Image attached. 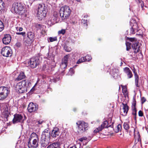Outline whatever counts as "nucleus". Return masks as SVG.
<instances>
[{
	"label": "nucleus",
	"instance_id": "b1692460",
	"mask_svg": "<svg viewBox=\"0 0 148 148\" xmlns=\"http://www.w3.org/2000/svg\"><path fill=\"white\" fill-rule=\"evenodd\" d=\"M58 143H54L48 146L47 148H58Z\"/></svg>",
	"mask_w": 148,
	"mask_h": 148
},
{
	"label": "nucleus",
	"instance_id": "052dcab7",
	"mask_svg": "<svg viewBox=\"0 0 148 148\" xmlns=\"http://www.w3.org/2000/svg\"><path fill=\"white\" fill-rule=\"evenodd\" d=\"M85 148H90L89 147H86Z\"/></svg>",
	"mask_w": 148,
	"mask_h": 148
},
{
	"label": "nucleus",
	"instance_id": "7c9ffc66",
	"mask_svg": "<svg viewBox=\"0 0 148 148\" xmlns=\"http://www.w3.org/2000/svg\"><path fill=\"white\" fill-rule=\"evenodd\" d=\"M84 62H86L85 58L84 57H82L79 59V60L77 62V64H79Z\"/></svg>",
	"mask_w": 148,
	"mask_h": 148
},
{
	"label": "nucleus",
	"instance_id": "423d86ee",
	"mask_svg": "<svg viewBox=\"0 0 148 148\" xmlns=\"http://www.w3.org/2000/svg\"><path fill=\"white\" fill-rule=\"evenodd\" d=\"M47 10V8L45 4H39L38 8V16L41 18L44 17L46 14Z\"/></svg>",
	"mask_w": 148,
	"mask_h": 148
},
{
	"label": "nucleus",
	"instance_id": "a878e982",
	"mask_svg": "<svg viewBox=\"0 0 148 148\" xmlns=\"http://www.w3.org/2000/svg\"><path fill=\"white\" fill-rule=\"evenodd\" d=\"M108 123L106 121H104L102 124L100 125V127H102L103 129L104 128H107L108 127Z\"/></svg>",
	"mask_w": 148,
	"mask_h": 148
},
{
	"label": "nucleus",
	"instance_id": "ea45409f",
	"mask_svg": "<svg viewBox=\"0 0 148 148\" xmlns=\"http://www.w3.org/2000/svg\"><path fill=\"white\" fill-rule=\"evenodd\" d=\"M132 114L135 116L134 118H136V109H132Z\"/></svg>",
	"mask_w": 148,
	"mask_h": 148
},
{
	"label": "nucleus",
	"instance_id": "c756f323",
	"mask_svg": "<svg viewBox=\"0 0 148 148\" xmlns=\"http://www.w3.org/2000/svg\"><path fill=\"white\" fill-rule=\"evenodd\" d=\"M126 50L127 51H129L131 49V46H132V44L131 43L126 42Z\"/></svg>",
	"mask_w": 148,
	"mask_h": 148
},
{
	"label": "nucleus",
	"instance_id": "bb28decb",
	"mask_svg": "<svg viewBox=\"0 0 148 148\" xmlns=\"http://www.w3.org/2000/svg\"><path fill=\"white\" fill-rule=\"evenodd\" d=\"M127 38L128 40L131 42L132 45L137 42L136 39L134 38Z\"/></svg>",
	"mask_w": 148,
	"mask_h": 148
},
{
	"label": "nucleus",
	"instance_id": "9b49d317",
	"mask_svg": "<svg viewBox=\"0 0 148 148\" xmlns=\"http://www.w3.org/2000/svg\"><path fill=\"white\" fill-rule=\"evenodd\" d=\"M29 66L32 68H36L39 64V60L36 58H32L28 62Z\"/></svg>",
	"mask_w": 148,
	"mask_h": 148
},
{
	"label": "nucleus",
	"instance_id": "6e6d98bb",
	"mask_svg": "<svg viewBox=\"0 0 148 148\" xmlns=\"http://www.w3.org/2000/svg\"><path fill=\"white\" fill-rule=\"evenodd\" d=\"M132 28H131L130 29V33L131 34H134V33H132V32H133V30H132Z\"/></svg>",
	"mask_w": 148,
	"mask_h": 148
},
{
	"label": "nucleus",
	"instance_id": "cd10ccee",
	"mask_svg": "<svg viewBox=\"0 0 148 148\" xmlns=\"http://www.w3.org/2000/svg\"><path fill=\"white\" fill-rule=\"evenodd\" d=\"M121 126L120 124H119L117 126L115 129V131L117 133L121 130Z\"/></svg>",
	"mask_w": 148,
	"mask_h": 148
},
{
	"label": "nucleus",
	"instance_id": "2f4dec72",
	"mask_svg": "<svg viewBox=\"0 0 148 148\" xmlns=\"http://www.w3.org/2000/svg\"><path fill=\"white\" fill-rule=\"evenodd\" d=\"M102 130V127H101L100 126H99L97 128L94 130V132L97 133L99 132V131H101Z\"/></svg>",
	"mask_w": 148,
	"mask_h": 148
},
{
	"label": "nucleus",
	"instance_id": "39448f33",
	"mask_svg": "<svg viewBox=\"0 0 148 148\" xmlns=\"http://www.w3.org/2000/svg\"><path fill=\"white\" fill-rule=\"evenodd\" d=\"M71 10L70 8L67 5L62 7L60 9V15L62 19L66 20L70 16Z\"/></svg>",
	"mask_w": 148,
	"mask_h": 148
},
{
	"label": "nucleus",
	"instance_id": "412c9836",
	"mask_svg": "<svg viewBox=\"0 0 148 148\" xmlns=\"http://www.w3.org/2000/svg\"><path fill=\"white\" fill-rule=\"evenodd\" d=\"M132 47L135 50V51L138 52L140 50V48L138 46L137 42L132 45Z\"/></svg>",
	"mask_w": 148,
	"mask_h": 148
},
{
	"label": "nucleus",
	"instance_id": "603ef678",
	"mask_svg": "<svg viewBox=\"0 0 148 148\" xmlns=\"http://www.w3.org/2000/svg\"><path fill=\"white\" fill-rule=\"evenodd\" d=\"M35 90L34 86L33 87V88L31 89L30 92H33Z\"/></svg>",
	"mask_w": 148,
	"mask_h": 148
},
{
	"label": "nucleus",
	"instance_id": "f3484780",
	"mask_svg": "<svg viewBox=\"0 0 148 148\" xmlns=\"http://www.w3.org/2000/svg\"><path fill=\"white\" fill-rule=\"evenodd\" d=\"M59 134V129L57 127L55 128L52 131L51 136L52 137L55 138L58 136Z\"/></svg>",
	"mask_w": 148,
	"mask_h": 148
},
{
	"label": "nucleus",
	"instance_id": "4d7b16f0",
	"mask_svg": "<svg viewBox=\"0 0 148 148\" xmlns=\"http://www.w3.org/2000/svg\"><path fill=\"white\" fill-rule=\"evenodd\" d=\"M135 84L137 87H139L138 85V82H135Z\"/></svg>",
	"mask_w": 148,
	"mask_h": 148
},
{
	"label": "nucleus",
	"instance_id": "09e8293b",
	"mask_svg": "<svg viewBox=\"0 0 148 148\" xmlns=\"http://www.w3.org/2000/svg\"><path fill=\"white\" fill-rule=\"evenodd\" d=\"M146 101V99L144 97H142L141 98L142 103H144Z\"/></svg>",
	"mask_w": 148,
	"mask_h": 148
},
{
	"label": "nucleus",
	"instance_id": "e433bc0d",
	"mask_svg": "<svg viewBox=\"0 0 148 148\" xmlns=\"http://www.w3.org/2000/svg\"><path fill=\"white\" fill-rule=\"evenodd\" d=\"M136 1L140 3V5L142 8H143L144 7V4L143 2L142 1V0H136Z\"/></svg>",
	"mask_w": 148,
	"mask_h": 148
},
{
	"label": "nucleus",
	"instance_id": "dca6fc26",
	"mask_svg": "<svg viewBox=\"0 0 148 148\" xmlns=\"http://www.w3.org/2000/svg\"><path fill=\"white\" fill-rule=\"evenodd\" d=\"M11 40V37L9 34H6L3 39V43L6 45L8 44Z\"/></svg>",
	"mask_w": 148,
	"mask_h": 148
},
{
	"label": "nucleus",
	"instance_id": "72a5a7b5",
	"mask_svg": "<svg viewBox=\"0 0 148 148\" xmlns=\"http://www.w3.org/2000/svg\"><path fill=\"white\" fill-rule=\"evenodd\" d=\"M86 61H89L91 59V57L89 55H87L85 57H84Z\"/></svg>",
	"mask_w": 148,
	"mask_h": 148
},
{
	"label": "nucleus",
	"instance_id": "f704fd0d",
	"mask_svg": "<svg viewBox=\"0 0 148 148\" xmlns=\"http://www.w3.org/2000/svg\"><path fill=\"white\" fill-rule=\"evenodd\" d=\"M57 40V37H50L49 38V40L50 42H52L55 41Z\"/></svg>",
	"mask_w": 148,
	"mask_h": 148
},
{
	"label": "nucleus",
	"instance_id": "e2e57ef3",
	"mask_svg": "<svg viewBox=\"0 0 148 148\" xmlns=\"http://www.w3.org/2000/svg\"><path fill=\"white\" fill-rule=\"evenodd\" d=\"M120 87H119V89H120Z\"/></svg>",
	"mask_w": 148,
	"mask_h": 148
},
{
	"label": "nucleus",
	"instance_id": "bf43d9fd",
	"mask_svg": "<svg viewBox=\"0 0 148 148\" xmlns=\"http://www.w3.org/2000/svg\"><path fill=\"white\" fill-rule=\"evenodd\" d=\"M71 23H72L73 24H74L75 23V21H72V22H71Z\"/></svg>",
	"mask_w": 148,
	"mask_h": 148
},
{
	"label": "nucleus",
	"instance_id": "473e14b6",
	"mask_svg": "<svg viewBox=\"0 0 148 148\" xmlns=\"http://www.w3.org/2000/svg\"><path fill=\"white\" fill-rule=\"evenodd\" d=\"M123 127L125 129L127 130L130 128L129 125L127 123H124L123 124Z\"/></svg>",
	"mask_w": 148,
	"mask_h": 148
},
{
	"label": "nucleus",
	"instance_id": "a18cd8bd",
	"mask_svg": "<svg viewBox=\"0 0 148 148\" xmlns=\"http://www.w3.org/2000/svg\"><path fill=\"white\" fill-rule=\"evenodd\" d=\"M135 82H138L139 80V77L137 74L134 75Z\"/></svg>",
	"mask_w": 148,
	"mask_h": 148
},
{
	"label": "nucleus",
	"instance_id": "6e6552de",
	"mask_svg": "<svg viewBox=\"0 0 148 148\" xmlns=\"http://www.w3.org/2000/svg\"><path fill=\"white\" fill-rule=\"evenodd\" d=\"M1 109L4 117L7 120L10 114L9 105L6 103H3L1 105Z\"/></svg>",
	"mask_w": 148,
	"mask_h": 148
},
{
	"label": "nucleus",
	"instance_id": "5fc2aeb1",
	"mask_svg": "<svg viewBox=\"0 0 148 148\" xmlns=\"http://www.w3.org/2000/svg\"><path fill=\"white\" fill-rule=\"evenodd\" d=\"M38 123L39 124H41L42 123V120H40L38 122Z\"/></svg>",
	"mask_w": 148,
	"mask_h": 148
},
{
	"label": "nucleus",
	"instance_id": "9d476101",
	"mask_svg": "<svg viewBox=\"0 0 148 148\" xmlns=\"http://www.w3.org/2000/svg\"><path fill=\"white\" fill-rule=\"evenodd\" d=\"M9 92L7 88L4 87H0V100L5 99L7 96Z\"/></svg>",
	"mask_w": 148,
	"mask_h": 148
},
{
	"label": "nucleus",
	"instance_id": "7ed1b4c3",
	"mask_svg": "<svg viewBox=\"0 0 148 148\" xmlns=\"http://www.w3.org/2000/svg\"><path fill=\"white\" fill-rule=\"evenodd\" d=\"M50 133L49 129H45L42 132L41 137V144L42 146L45 147L51 142Z\"/></svg>",
	"mask_w": 148,
	"mask_h": 148
},
{
	"label": "nucleus",
	"instance_id": "4be33fe9",
	"mask_svg": "<svg viewBox=\"0 0 148 148\" xmlns=\"http://www.w3.org/2000/svg\"><path fill=\"white\" fill-rule=\"evenodd\" d=\"M121 86L122 88V92L123 95L125 97L128 96V92L127 89L125 86L121 85Z\"/></svg>",
	"mask_w": 148,
	"mask_h": 148
},
{
	"label": "nucleus",
	"instance_id": "0eeeda50",
	"mask_svg": "<svg viewBox=\"0 0 148 148\" xmlns=\"http://www.w3.org/2000/svg\"><path fill=\"white\" fill-rule=\"evenodd\" d=\"M79 133H82L88 129V125L83 121H79L77 122Z\"/></svg>",
	"mask_w": 148,
	"mask_h": 148
},
{
	"label": "nucleus",
	"instance_id": "de8ad7c7",
	"mask_svg": "<svg viewBox=\"0 0 148 148\" xmlns=\"http://www.w3.org/2000/svg\"><path fill=\"white\" fill-rule=\"evenodd\" d=\"M143 115V112L141 110H140L138 112V115L140 116H142Z\"/></svg>",
	"mask_w": 148,
	"mask_h": 148
},
{
	"label": "nucleus",
	"instance_id": "58836bf2",
	"mask_svg": "<svg viewBox=\"0 0 148 148\" xmlns=\"http://www.w3.org/2000/svg\"><path fill=\"white\" fill-rule=\"evenodd\" d=\"M136 101L135 100H134L132 103V109H136Z\"/></svg>",
	"mask_w": 148,
	"mask_h": 148
},
{
	"label": "nucleus",
	"instance_id": "13d9d810",
	"mask_svg": "<svg viewBox=\"0 0 148 148\" xmlns=\"http://www.w3.org/2000/svg\"><path fill=\"white\" fill-rule=\"evenodd\" d=\"M70 148H77V147L76 146H74L73 147H71Z\"/></svg>",
	"mask_w": 148,
	"mask_h": 148
},
{
	"label": "nucleus",
	"instance_id": "37998d69",
	"mask_svg": "<svg viewBox=\"0 0 148 148\" xmlns=\"http://www.w3.org/2000/svg\"><path fill=\"white\" fill-rule=\"evenodd\" d=\"M65 33V29H62L61 30L59 31L58 32V33L59 34H64Z\"/></svg>",
	"mask_w": 148,
	"mask_h": 148
},
{
	"label": "nucleus",
	"instance_id": "864d4df0",
	"mask_svg": "<svg viewBox=\"0 0 148 148\" xmlns=\"http://www.w3.org/2000/svg\"><path fill=\"white\" fill-rule=\"evenodd\" d=\"M25 44H29V41L28 40H25Z\"/></svg>",
	"mask_w": 148,
	"mask_h": 148
},
{
	"label": "nucleus",
	"instance_id": "680f3d73",
	"mask_svg": "<svg viewBox=\"0 0 148 148\" xmlns=\"http://www.w3.org/2000/svg\"><path fill=\"white\" fill-rule=\"evenodd\" d=\"M77 1H79L80 0H76Z\"/></svg>",
	"mask_w": 148,
	"mask_h": 148
},
{
	"label": "nucleus",
	"instance_id": "f03ea898",
	"mask_svg": "<svg viewBox=\"0 0 148 148\" xmlns=\"http://www.w3.org/2000/svg\"><path fill=\"white\" fill-rule=\"evenodd\" d=\"M38 138L36 133L33 132L29 139L28 146L29 148H36L38 147Z\"/></svg>",
	"mask_w": 148,
	"mask_h": 148
},
{
	"label": "nucleus",
	"instance_id": "20e7f679",
	"mask_svg": "<svg viewBox=\"0 0 148 148\" xmlns=\"http://www.w3.org/2000/svg\"><path fill=\"white\" fill-rule=\"evenodd\" d=\"M24 6L20 3H14L12 6L11 11L13 13H15L20 15L24 13Z\"/></svg>",
	"mask_w": 148,
	"mask_h": 148
},
{
	"label": "nucleus",
	"instance_id": "1a4fd4ad",
	"mask_svg": "<svg viewBox=\"0 0 148 148\" xmlns=\"http://www.w3.org/2000/svg\"><path fill=\"white\" fill-rule=\"evenodd\" d=\"M1 54L6 57H11L12 54V51L9 47L6 46L3 47L1 50Z\"/></svg>",
	"mask_w": 148,
	"mask_h": 148
},
{
	"label": "nucleus",
	"instance_id": "2eb2a0df",
	"mask_svg": "<svg viewBox=\"0 0 148 148\" xmlns=\"http://www.w3.org/2000/svg\"><path fill=\"white\" fill-rule=\"evenodd\" d=\"M123 106V108L120 110L121 114L123 116H125L127 113L129 109V107L127 104L122 103Z\"/></svg>",
	"mask_w": 148,
	"mask_h": 148
},
{
	"label": "nucleus",
	"instance_id": "6ab92c4d",
	"mask_svg": "<svg viewBox=\"0 0 148 148\" xmlns=\"http://www.w3.org/2000/svg\"><path fill=\"white\" fill-rule=\"evenodd\" d=\"M27 36L31 41H33L34 40L35 36L34 33L31 32H28Z\"/></svg>",
	"mask_w": 148,
	"mask_h": 148
},
{
	"label": "nucleus",
	"instance_id": "5701e85b",
	"mask_svg": "<svg viewBox=\"0 0 148 148\" xmlns=\"http://www.w3.org/2000/svg\"><path fill=\"white\" fill-rule=\"evenodd\" d=\"M25 77V76L24 73H20L17 77L16 78V79L17 80H20L23 79H24Z\"/></svg>",
	"mask_w": 148,
	"mask_h": 148
},
{
	"label": "nucleus",
	"instance_id": "c9c22d12",
	"mask_svg": "<svg viewBox=\"0 0 148 148\" xmlns=\"http://www.w3.org/2000/svg\"><path fill=\"white\" fill-rule=\"evenodd\" d=\"M75 71L73 68H71L69 70V73L70 75H72L74 73Z\"/></svg>",
	"mask_w": 148,
	"mask_h": 148
},
{
	"label": "nucleus",
	"instance_id": "ddd939ff",
	"mask_svg": "<svg viewBox=\"0 0 148 148\" xmlns=\"http://www.w3.org/2000/svg\"><path fill=\"white\" fill-rule=\"evenodd\" d=\"M38 109V106L32 102L30 103L28 107V111L30 113L36 111Z\"/></svg>",
	"mask_w": 148,
	"mask_h": 148
},
{
	"label": "nucleus",
	"instance_id": "aec40b11",
	"mask_svg": "<svg viewBox=\"0 0 148 148\" xmlns=\"http://www.w3.org/2000/svg\"><path fill=\"white\" fill-rule=\"evenodd\" d=\"M132 29L133 30V33H135L136 32H137L138 30V27L137 23H135L132 26Z\"/></svg>",
	"mask_w": 148,
	"mask_h": 148
},
{
	"label": "nucleus",
	"instance_id": "a19ab883",
	"mask_svg": "<svg viewBox=\"0 0 148 148\" xmlns=\"http://www.w3.org/2000/svg\"><path fill=\"white\" fill-rule=\"evenodd\" d=\"M16 34L17 35H21L23 37L25 36V32H16Z\"/></svg>",
	"mask_w": 148,
	"mask_h": 148
},
{
	"label": "nucleus",
	"instance_id": "f257e3e1",
	"mask_svg": "<svg viewBox=\"0 0 148 148\" xmlns=\"http://www.w3.org/2000/svg\"><path fill=\"white\" fill-rule=\"evenodd\" d=\"M31 83L26 80H24L17 83L16 85V88L18 93H26L28 90V87H30Z\"/></svg>",
	"mask_w": 148,
	"mask_h": 148
},
{
	"label": "nucleus",
	"instance_id": "c85d7f7f",
	"mask_svg": "<svg viewBox=\"0 0 148 148\" xmlns=\"http://www.w3.org/2000/svg\"><path fill=\"white\" fill-rule=\"evenodd\" d=\"M64 50L66 51L70 52L71 50V48L67 45H65L64 46Z\"/></svg>",
	"mask_w": 148,
	"mask_h": 148
},
{
	"label": "nucleus",
	"instance_id": "393cba45",
	"mask_svg": "<svg viewBox=\"0 0 148 148\" xmlns=\"http://www.w3.org/2000/svg\"><path fill=\"white\" fill-rule=\"evenodd\" d=\"M5 5L4 2L2 0H0V13L4 9Z\"/></svg>",
	"mask_w": 148,
	"mask_h": 148
},
{
	"label": "nucleus",
	"instance_id": "f8f14e48",
	"mask_svg": "<svg viewBox=\"0 0 148 148\" xmlns=\"http://www.w3.org/2000/svg\"><path fill=\"white\" fill-rule=\"evenodd\" d=\"M24 120L23 117L22 115L16 114L14 115L13 122L14 124L19 122L21 123L23 122Z\"/></svg>",
	"mask_w": 148,
	"mask_h": 148
},
{
	"label": "nucleus",
	"instance_id": "4468645a",
	"mask_svg": "<svg viewBox=\"0 0 148 148\" xmlns=\"http://www.w3.org/2000/svg\"><path fill=\"white\" fill-rule=\"evenodd\" d=\"M69 57V55H66L64 57L63 59L62 60V64L60 65V67L62 69H64L66 68Z\"/></svg>",
	"mask_w": 148,
	"mask_h": 148
},
{
	"label": "nucleus",
	"instance_id": "3c124183",
	"mask_svg": "<svg viewBox=\"0 0 148 148\" xmlns=\"http://www.w3.org/2000/svg\"><path fill=\"white\" fill-rule=\"evenodd\" d=\"M52 81H53L54 82H56L57 81L59 80V79L58 78H57L56 79H52Z\"/></svg>",
	"mask_w": 148,
	"mask_h": 148
},
{
	"label": "nucleus",
	"instance_id": "49530a36",
	"mask_svg": "<svg viewBox=\"0 0 148 148\" xmlns=\"http://www.w3.org/2000/svg\"><path fill=\"white\" fill-rule=\"evenodd\" d=\"M21 44L19 42H17L16 44V46L18 47H20L21 46Z\"/></svg>",
	"mask_w": 148,
	"mask_h": 148
},
{
	"label": "nucleus",
	"instance_id": "8fccbe9b",
	"mask_svg": "<svg viewBox=\"0 0 148 148\" xmlns=\"http://www.w3.org/2000/svg\"><path fill=\"white\" fill-rule=\"evenodd\" d=\"M132 71H133V72L134 73V75H136V74H137L136 72V70L135 69V68H134V67H133V69L132 70Z\"/></svg>",
	"mask_w": 148,
	"mask_h": 148
},
{
	"label": "nucleus",
	"instance_id": "c03bdc74",
	"mask_svg": "<svg viewBox=\"0 0 148 148\" xmlns=\"http://www.w3.org/2000/svg\"><path fill=\"white\" fill-rule=\"evenodd\" d=\"M17 31L21 32L22 31L23 28L20 27H15Z\"/></svg>",
	"mask_w": 148,
	"mask_h": 148
},
{
	"label": "nucleus",
	"instance_id": "79ce46f5",
	"mask_svg": "<svg viewBox=\"0 0 148 148\" xmlns=\"http://www.w3.org/2000/svg\"><path fill=\"white\" fill-rule=\"evenodd\" d=\"M87 138L85 137H82V138H80L79 140L81 142H83L84 141L86 140H87Z\"/></svg>",
	"mask_w": 148,
	"mask_h": 148
},
{
	"label": "nucleus",
	"instance_id": "a211bd4d",
	"mask_svg": "<svg viewBox=\"0 0 148 148\" xmlns=\"http://www.w3.org/2000/svg\"><path fill=\"white\" fill-rule=\"evenodd\" d=\"M124 72L126 74L128 78H130L133 76V75L130 69L127 67L123 69Z\"/></svg>",
	"mask_w": 148,
	"mask_h": 148
},
{
	"label": "nucleus",
	"instance_id": "4c0bfd02",
	"mask_svg": "<svg viewBox=\"0 0 148 148\" xmlns=\"http://www.w3.org/2000/svg\"><path fill=\"white\" fill-rule=\"evenodd\" d=\"M4 25L1 21L0 20V32L3 29Z\"/></svg>",
	"mask_w": 148,
	"mask_h": 148
}]
</instances>
